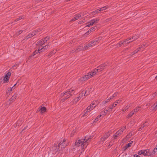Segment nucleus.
<instances>
[{"mask_svg":"<svg viewBox=\"0 0 157 157\" xmlns=\"http://www.w3.org/2000/svg\"><path fill=\"white\" fill-rule=\"evenodd\" d=\"M112 19V18H108V19H107L105 20V21L106 22H109V21H111Z\"/></svg>","mask_w":157,"mask_h":157,"instance_id":"nucleus-49","label":"nucleus"},{"mask_svg":"<svg viewBox=\"0 0 157 157\" xmlns=\"http://www.w3.org/2000/svg\"><path fill=\"white\" fill-rule=\"evenodd\" d=\"M32 57H33V56H32V55L29 56L28 58V59H30Z\"/></svg>","mask_w":157,"mask_h":157,"instance_id":"nucleus-64","label":"nucleus"},{"mask_svg":"<svg viewBox=\"0 0 157 157\" xmlns=\"http://www.w3.org/2000/svg\"><path fill=\"white\" fill-rule=\"evenodd\" d=\"M46 108L45 107H42L40 109V113H43L46 112Z\"/></svg>","mask_w":157,"mask_h":157,"instance_id":"nucleus-20","label":"nucleus"},{"mask_svg":"<svg viewBox=\"0 0 157 157\" xmlns=\"http://www.w3.org/2000/svg\"><path fill=\"white\" fill-rule=\"evenodd\" d=\"M147 45L146 44H143L141 46V47L140 48H144V47L145 46L147 47Z\"/></svg>","mask_w":157,"mask_h":157,"instance_id":"nucleus-52","label":"nucleus"},{"mask_svg":"<svg viewBox=\"0 0 157 157\" xmlns=\"http://www.w3.org/2000/svg\"><path fill=\"white\" fill-rule=\"evenodd\" d=\"M95 30V27H93L90 29L89 30L91 32H92L93 31Z\"/></svg>","mask_w":157,"mask_h":157,"instance_id":"nucleus-47","label":"nucleus"},{"mask_svg":"<svg viewBox=\"0 0 157 157\" xmlns=\"http://www.w3.org/2000/svg\"><path fill=\"white\" fill-rule=\"evenodd\" d=\"M118 136H117V135L115 134L113 135V139L115 140L117 139V137Z\"/></svg>","mask_w":157,"mask_h":157,"instance_id":"nucleus-53","label":"nucleus"},{"mask_svg":"<svg viewBox=\"0 0 157 157\" xmlns=\"http://www.w3.org/2000/svg\"><path fill=\"white\" fill-rule=\"evenodd\" d=\"M22 17H19V18H17V19H16L15 21H14L16 22H17V21H18L20 20H21V19H22Z\"/></svg>","mask_w":157,"mask_h":157,"instance_id":"nucleus-43","label":"nucleus"},{"mask_svg":"<svg viewBox=\"0 0 157 157\" xmlns=\"http://www.w3.org/2000/svg\"><path fill=\"white\" fill-rule=\"evenodd\" d=\"M125 42H126V40H123V41H120L119 43L118 44H119V45L120 46H121L122 45L124 44Z\"/></svg>","mask_w":157,"mask_h":157,"instance_id":"nucleus-27","label":"nucleus"},{"mask_svg":"<svg viewBox=\"0 0 157 157\" xmlns=\"http://www.w3.org/2000/svg\"><path fill=\"white\" fill-rule=\"evenodd\" d=\"M85 20H83L82 21H79L78 22V24H82V23H83L85 22Z\"/></svg>","mask_w":157,"mask_h":157,"instance_id":"nucleus-50","label":"nucleus"},{"mask_svg":"<svg viewBox=\"0 0 157 157\" xmlns=\"http://www.w3.org/2000/svg\"><path fill=\"white\" fill-rule=\"evenodd\" d=\"M157 150L155 149V148L153 151V152H154V153L156 152H157Z\"/></svg>","mask_w":157,"mask_h":157,"instance_id":"nucleus-63","label":"nucleus"},{"mask_svg":"<svg viewBox=\"0 0 157 157\" xmlns=\"http://www.w3.org/2000/svg\"><path fill=\"white\" fill-rule=\"evenodd\" d=\"M90 90H89L86 89V91L85 92L84 96H86L89 94Z\"/></svg>","mask_w":157,"mask_h":157,"instance_id":"nucleus-28","label":"nucleus"},{"mask_svg":"<svg viewBox=\"0 0 157 157\" xmlns=\"http://www.w3.org/2000/svg\"><path fill=\"white\" fill-rule=\"evenodd\" d=\"M90 33V30H88L87 31L85 34V35H87L88 34H89Z\"/></svg>","mask_w":157,"mask_h":157,"instance_id":"nucleus-55","label":"nucleus"},{"mask_svg":"<svg viewBox=\"0 0 157 157\" xmlns=\"http://www.w3.org/2000/svg\"><path fill=\"white\" fill-rule=\"evenodd\" d=\"M110 111L109 109H105L103 111H101L100 113V115H105L108 112Z\"/></svg>","mask_w":157,"mask_h":157,"instance_id":"nucleus-19","label":"nucleus"},{"mask_svg":"<svg viewBox=\"0 0 157 157\" xmlns=\"http://www.w3.org/2000/svg\"><path fill=\"white\" fill-rule=\"evenodd\" d=\"M122 133V132H121L120 131H119V130H118L115 133V134L117 135V136H120V135Z\"/></svg>","mask_w":157,"mask_h":157,"instance_id":"nucleus-35","label":"nucleus"},{"mask_svg":"<svg viewBox=\"0 0 157 157\" xmlns=\"http://www.w3.org/2000/svg\"><path fill=\"white\" fill-rule=\"evenodd\" d=\"M50 39V36H47L45 38L43 39V40H44V43H45L47 42L48 40H49Z\"/></svg>","mask_w":157,"mask_h":157,"instance_id":"nucleus-29","label":"nucleus"},{"mask_svg":"<svg viewBox=\"0 0 157 157\" xmlns=\"http://www.w3.org/2000/svg\"><path fill=\"white\" fill-rule=\"evenodd\" d=\"M145 154L144 150H142L141 151H139L138 152V154L139 155H141V154H143L144 155V154Z\"/></svg>","mask_w":157,"mask_h":157,"instance_id":"nucleus-25","label":"nucleus"},{"mask_svg":"<svg viewBox=\"0 0 157 157\" xmlns=\"http://www.w3.org/2000/svg\"><path fill=\"white\" fill-rule=\"evenodd\" d=\"M93 21H94V22L95 24H96L98 22V21L99 20V19L98 18H96V19H93Z\"/></svg>","mask_w":157,"mask_h":157,"instance_id":"nucleus-34","label":"nucleus"},{"mask_svg":"<svg viewBox=\"0 0 157 157\" xmlns=\"http://www.w3.org/2000/svg\"><path fill=\"white\" fill-rule=\"evenodd\" d=\"M134 114V112H133V111H132L128 115H127V117L128 118L130 117H131Z\"/></svg>","mask_w":157,"mask_h":157,"instance_id":"nucleus-23","label":"nucleus"},{"mask_svg":"<svg viewBox=\"0 0 157 157\" xmlns=\"http://www.w3.org/2000/svg\"><path fill=\"white\" fill-rule=\"evenodd\" d=\"M98 39H95L94 40L91 41L90 44H91V45H92V46L95 45L97 44H98Z\"/></svg>","mask_w":157,"mask_h":157,"instance_id":"nucleus-16","label":"nucleus"},{"mask_svg":"<svg viewBox=\"0 0 157 157\" xmlns=\"http://www.w3.org/2000/svg\"><path fill=\"white\" fill-rule=\"evenodd\" d=\"M101 37H98V38H96V39H98V43L99 42V41H100V40H101Z\"/></svg>","mask_w":157,"mask_h":157,"instance_id":"nucleus-61","label":"nucleus"},{"mask_svg":"<svg viewBox=\"0 0 157 157\" xmlns=\"http://www.w3.org/2000/svg\"><path fill=\"white\" fill-rule=\"evenodd\" d=\"M145 154H144V156H149L151 155V152L148 149L144 150Z\"/></svg>","mask_w":157,"mask_h":157,"instance_id":"nucleus-17","label":"nucleus"},{"mask_svg":"<svg viewBox=\"0 0 157 157\" xmlns=\"http://www.w3.org/2000/svg\"><path fill=\"white\" fill-rule=\"evenodd\" d=\"M60 150H61L58 146H54L51 147V151H52V154L54 155H57L60 152Z\"/></svg>","mask_w":157,"mask_h":157,"instance_id":"nucleus-5","label":"nucleus"},{"mask_svg":"<svg viewBox=\"0 0 157 157\" xmlns=\"http://www.w3.org/2000/svg\"><path fill=\"white\" fill-rule=\"evenodd\" d=\"M126 129V126L124 127L121 128L119 130L122 133L124 131V130Z\"/></svg>","mask_w":157,"mask_h":157,"instance_id":"nucleus-36","label":"nucleus"},{"mask_svg":"<svg viewBox=\"0 0 157 157\" xmlns=\"http://www.w3.org/2000/svg\"><path fill=\"white\" fill-rule=\"evenodd\" d=\"M93 106L91 105H90V106H88L86 108V111L85 113L83 115V116L84 117L86 116V114L89 112V110H90L91 109V108Z\"/></svg>","mask_w":157,"mask_h":157,"instance_id":"nucleus-14","label":"nucleus"},{"mask_svg":"<svg viewBox=\"0 0 157 157\" xmlns=\"http://www.w3.org/2000/svg\"><path fill=\"white\" fill-rule=\"evenodd\" d=\"M40 47H39V48H38V50H36L34 52V53H37L38 52H40V51H41V50H40Z\"/></svg>","mask_w":157,"mask_h":157,"instance_id":"nucleus-42","label":"nucleus"},{"mask_svg":"<svg viewBox=\"0 0 157 157\" xmlns=\"http://www.w3.org/2000/svg\"><path fill=\"white\" fill-rule=\"evenodd\" d=\"M97 102V101H93V103H92V104H91L90 105H91L93 107V105H95V103H96Z\"/></svg>","mask_w":157,"mask_h":157,"instance_id":"nucleus-57","label":"nucleus"},{"mask_svg":"<svg viewBox=\"0 0 157 157\" xmlns=\"http://www.w3.org/2000/svg\"><path fill=\"white\" fill-rule=\"evenodd\" d=\"M100 12L98 10V9L97 10H96L94 11H93L92 12L93 14H96L97 13H98L99 12Z\"/></svg>","mask_w":157,"mask_h":157,"instance_id":"nucleus-41","label":"nucleus"},{"mask_svg":"<svg viewBox=\"0 0 157 157\" xmlns=\"http://www.w3.org/2000/svg\"><path fill=\"white\" fill-rule=\"evenodd\" d=\"M55 52L53 50L48 54V56L49 58H50L53 54H55Z\"/></svg>","mask_w":157,"mask_h":157,"instance_id":"nucleus-30","label":"nucleus"},{"mask_svg":"<svg viewBox=\"0 0 157 157\" xmlns=\"http://www.w3.org/2000/svg\"><path fill=\"white\" fill-rule=\"evenodd\" d=\"M147 122H146L143 125H142V128H143L145 126H147V124H146L147 123Z\"/></svg>","mask_w":157,"mask_h":157,"instance_id":"nucleus-44","label":"nucleus"},{"mask_svg":"<svg viewBox=\"0 0 157 157\" xmlns=\"http://www.w3.org/2000/svg\"><path fill=\"white\" fill-rule=\"evenodd\" d=\"M141 48H137V49L135 50L136 51V53H137L139 51H140V50L141 49Z\"/></svg>","mask_w":157,"mask_h":157,"instance_id":"nucleus-48","label":"nucleus"},{"mask_svg":"<svg viewBox=\"0 0 157 157\" xmlns=\"http://www.w3.org/2000/svg\"><path fill=\"white\" fill-rule=\"evenodd\" d=\"M117 94H118L117 93H115L111 97L109 98V99H113L115 97L117 96Z\"/></svg>","mask_w":157,"mask_h":157,"instance_id":"nucleus-32","label":"nucleus"},{"mask_svg":"<svg viewBox=\"0 0 157 157\" xmlns=\"http://www.w3.org/2000/svg\"><path fill=\"white\" fill-rule=\"evenodd\" d=\"M101 8H102V9H103V10H104L106 9L107 8V7L106 6H105L104 7H102Z\"/></svg>","mask_w":157,"mask_h":157,"instance_id":"nucleus-59","label":"nucleus"},{"mask_svg":"<svg viewBox=\"0 0 157 157\" xmlns=\"http://www.w3.org/2000/svg\"><path fill=\"white\" fill-rule=\"evenodd\" d=\"M73 95L72 94H71L69 91L64 92L60 94V96L61 97L64 96L63 98L60 100L61 102H63L68 98H70Z\"/></svg>","mask_w":157,"mask_h":157,"instance_id":"nucleus-3","label":"nucleus"},{"mask_svg":"<svg viewBox=\"0 0 157 157\" xmlns=\"http://www.w3.org/2000/svg\"><path fill=\"white\" fill-rule=\"evenodd\" d=\"M84 94L85 92H84L83 91H82V92L81 93V94H79V95L81 97H82L83 95L84 96Z\"/></svg>","mask_w":157,"mask_h":157,"instance_id":"nucleus-51","label":"nucleus"},{"mask_svg":"<svg viewBox=\"0 0 157 157\" xmlns=\"http://www.w3.org/2000/svg\"><path fill=\"white\" fill-rule=\"evenodd\" d=\"M38 32V30L37 29H36L35 31H33L31 33L29 34L28 35L26 36L25 37V39L27 40L29 38L32 37V36L36 35Z\"/></svg>","mask_w":157,"mask_h":157,"instance_id":"nucleus-6","label":"nucleus"},{"mask_svg":"<svg viewBox=\"0 0 157 157\" xmlns=\"http://www.w3.org/2000/svg\"><path fill=\"white\" fill-rule=\"evenodd\" d=\"M93 137L92 136H90L89 137L86 136L84 138L78 140V142H75L76 146H79L80 145L82 146L83 145V146H81V148L82 149H84L87 147V145H86V144L90 141Z\"/></svg>","mask_w":157,"mask_h":157,"instance_id":"nucleus-1","label":"nucleus"},{"mask_svg":"<svg viewBox=\"0 0 157 157\" xmlns=\"http://www.w3.org/2000/svg\"><path fill=\"white\" fill-rule=\"evenodd\" d=\"M74 91V90L70 89L69 90H67L66 91H69L70 93L71 94H72L73 95L74 94V93H72V92Z\"/></svg>","mask_w":157,"mask_h":157,"instance_id":"nucleus-38","label":"nucleus"},{"mask_svg":"<svg viewBox=\"0 0 157 157\" xmlns=\"http://www.w3.org/2000/svg\"><path fill=\"white\" fill-rule=\"evenodd\" d=\"M93 71H91L89 73L87 74V75H85L82 77L80 78H79V81H85L86 80L90 78L93 76L95 75L93 74Z\"/></svg>","mask_w":157,"mask_h":157,"instance_id":"nucleus-4","label":"nucleus"},{"mask_svg":"<svg viewBox=\"0 0 157 157\" xmlns=\"http://www.w3.org/2000/svg\"><path fill=\"white\" fill-rule=\"evenodd\" d=\"M87 25L86 26V27H89L90 26H91L95 24V23L94 22V21L93 20L90 21L89 22L86 23Z\"/></svg>","mask_w":157,"mask_h":157,"instance_id":"nucleus-15","label":"nucleus"},{"mask_svg":"<svg viewBox=\"0 0 157 157\" xmlns=\"http://www.w3.org/2000/svg\"><path fill=\"white\" fill-rule=\"evenodd\" d=\"M44 40H43V39H42L41 40L38 41L37 42L36 45L37 46H39V47H40V48L41 49V48L42 47V46H43V45L44 44Z\"/></svg>","mask_w":157,"mask_h":157,"instance_id":"nucleus-10","label":"nucleus"},{"mask_svg":"<svg viewBox=\"0 0 157 157\" xmlns=\"http://www.w3.org/2000/svg\"><path fill=\"white\" fill-rule=\"evenodd\" d=\"M109 109H109L110 110V111H111L112 109H113V107H112V105H110L109 107L108 108Z\"/></svg>","mask_w":157,"mask_h":157,"instance_id":"nucleus-46","label":"nucleus"},{"mask_svg":"<svg viewBox=\"0 0 157 157\" xmlns=\"http://www.w3.org/2000/svg\"><path fill=\"white\" fill-rule=\"evenodd\" d=\"M11 75V73L10 72H8L6 74L3 79L4 83L6 82L9 79Z\"/></svg>","mask_w":157,"mask_h":157,"instance_id":"nucleus-12","label":"nucleus"},{"mask_svg":"<svg viewBox=\"0 0 157 157\" xmlns=\"http://www.w3.org/2000/svg\"><path fill=\"white\" fill-rule=\"evenodd\" d=\"M136 53H136V51L135 50L134 52H133L131 53V56H132Z\"/></svg>","mask_w":157,"mask_h":157,"instance_id":"nucleus-56","label":"nucleus"},{"mask_svg":"<svg viewBox=\"0 0 157 157\" xmlns=\"http://www.w3.org/2000/svg\"><path fill=\"white\" fill-rule=\"evenodd\" d=\"M138 38H139L138 36L137 37H135V36H133L132 37V39H133V40H132L131 41H129L128 42H127V43L128 44V43H130L132 41H133L136 40V39H138Z\"/></svg>","mask_w":157,"mask_h":157,"instance_id":"nucleus-24","label":"nucleus"},{"mask_svg":"<svg viewBox=\"0 0 157 157\" xmlns=\"http://www.w3.org/2000/svg\"><path fill=\"white\" fill-rule=\"evenodd\" d=\"M82 14H83V13H80V14H75L74 16V17L72 19L71 21H75V20L78 19L79 17L81 16V15H82Z\"/></svg>","mask_w":157,"mask_h":157,"instance_id":"nucleus-11","label":"nucleus"},{"mask_svg":"<svg viewBox=\"0 0 157 157\" xmlns=\"http://www.w3.org/2000/svg\"><path fill=\"white\" fill-rule=\"evenodd\" d=\"M101 116V115H100L99 116H98L94 120V122H97L99 120V118Z\"/></svg>","mask_w":157,"mask_h":157,"instance_id":"nucleus-33","label":"nucleus"},{"mask_svg":"<svg viewBox=\"0 0 157 157\" xmlns=\"http://www.w3.org/2000/svg\"><path fill=\"white\" fill-rule=\"evenodd\" d=\"M81 98V97L80 95L77 98L74 99V101L75 102H77Z\"/></svg>","mask_w":157,"mask_h":157,"instance_id":"nucleus-26","label":"nucleus"},{"mask_svg":"<svg viewBox=\"0 0 157 157\" xmlns=\"http://www.w3.org/2000/svg\"><path fill=\"white\" fill-rule=\"evenodd\" d=\"M17 66H18V65L17 64H15V65H14L12 67L14 69V68L15 67H16Z\"/></svg>","mask_w":157,"mask_h":157,"instance_id":"nucleus-60","label":"nucleus"},{"mask_svg":"<svg viewBox=\"0 0 157 157\" xmlns=\"http://www.w3.org/2000/svg\"><path fill=\"white\" fill-rule=\"evenodd\" d=\"M118 136H117V135L115 134L113 135V139L115 140L117 139V137Z\"/></svg>","mask_w":157,"mask_h":157,"instance_id":"nucleus-54","label":"nucleus"},{"mask_svg":"<svg viewBox=\"0 0 157 157\" xmlns=\"http://www.w3.org/2000/svg\"><path fill=\"white\" fill-rule=\"evenodd\" d=\"M65 140H63V141H61L58 145V147L60 148L61 150L63 149L67 146L66 144L65 143Z\"/></svg>","mask_w":157,"mask_h":157,"instance_id":"nucleus-8","label":"nucleus"},{"mask_svg":"<svg viewBox=\"0 0 157 157\" xmlns=\"http://www.w3.org/2000/svg\"><path fill=\"white\" fill-rule=\"evenodd\" d=\"M18 95V94L17 93H15L14 94V95L12 97L10 98V99L9 101V104H11L12 102H13V101H14L17 97Z\"/></svg>","mask_w":157,"mask_h":157,"instance_id":"nucleus-9","label":"nucleus"},{"mask_svg":"<svg viewBox=\"0 0 157 157\" xmlns=\"http://www.w3.org/2000/svg\"><path fill=\"white\" fill-rule=\"evenodd\" d=\"M108 63L107 62L97 67V69H95L93 71V74L95 75L97 73V71L98 72H99L102 71L108 65Z\"/></svg>","mask_w":157,"mask_h":157,"instance_id":"nucleus-2","label":"nucleus"},{"mask_svg":"<svg viewBox=\"0 0 157 157\" xmlns=\"http://www.w3.org/2000/svg\"><path fill=\"white\" fill-rule=\"evenodd\" d=\"M131 144H132V143H128V144H127L124 147V150L125 151L127 148H128V147H130L131 146Z\"/></svg>","mask_w":157,"mask_h":157,"instance_id":"nucleus-21","label":"nucleus"},{"mask_svg":"<svg viewBox=\"0 0 157 157\" xmlns=\"http://www.w3.org/2000/svg\"><path fill=\"white\" fill-rule=\"evenodd\" d=\"M82 50H83V48H82V45H80L76 49L77 52H78L79 51H80Z\"/></svg>","mask_w":157,"mask_h":157,"instance_id":"nucleus-22","label":"nucleus"},{"mask_svg":"<svg viewBox=\"0 0 157 157\" xmlns=\"http://www.w3.org/2000/svg\"><path fill=\"white\" fill-rule=\"evenodd\" d=\"M134 157H141L140 156L135 154L134 155Z\"/></svg>","mask_w":157,"mask_h":157,"instance_id":"nucleus-62","label":"nucleus"},{"mask_svg":"<svg viewBox=\"0 0 157 157\" xmlns=\"http://www.w3.org/2000/svg\"><path fill=\"white\" fill-rule=\"evenodd\" d=\"M140 108V107H138L136 108L133 110V112H134V113L137 112L139 110V109Z\"/></svg>","mask_w":157,"mask_h":157,"instance_id":"nucleus-37","label":"nucleus"},{"mask_svg":"<svg viewBox=\"0 0 157 157\" xmlns=\"http://www.w3.org/2000/svg\"><path fill=\"white\" fill-rule=\"evenodd\" d=\"M71 53H75V52H77V50H76H76H75H75H72V51H71Z\"/></svg>","mask_w":157,"mask_h":157,"instance_id":"nucleus-58","label":"nucleus"},{"mask_svg":"<svg viewBox=\"0 0 157 157\" xmlns=\"http://www.w3.org/2000/svg\"><path fill=\"white\" fill-rule=\"evenodd\" d=\"M22 32H23V30H21L19 31L18 32H17L16 33L15 35H16V36H18L21 33H22Z\"/></svg>","mask_w":157,"mask_h":157,"instance_id":"nucleus-31","label":"nucleus"},{"mask_svg":"<svg viewBox=\"0 0 157 157\" xmlns=\"http://www.w3.org/2000/svg\"><path fill=\"white\" fill-rule=\"evenodd\" d=\"M17 83H16V84H15L13 86V87H12L11 88V87H10V88H8V91H12V89L13 88V86H15L16 85H17Z\"/></svg>","mask_w":157,"mask_h":157,"instance_id":"nucleus-39","label":"nucleus"},{"mask_svg":"<svg viewBox=\"0 0 157 157\" xmlns=\"http://www.w3.org/2000/svg\"><path fill=\"white\" fill-rule=\"evenodd\" d=\"M121 99H119V100H117L115 102V103H119L121 102Z\"/></svg>","mask_w":157,"mask_h":157,"instance_id":"nucleus-45","label":"nucleus"},{"mask_svg":"<svg viewBox=\"0 0 157 157\" xmlns=\"http://www.w3.org/2000/svg\"><path fill=\"white\" fill-rule=\"evenodd\" d=\"M49 43H48V45H46L44 46H43L40 49V50H41V52H43L45 50H46L48 49L49 46Z\"/></svg>","mask_w":157,"mask_h":157,"instance_id":"nucleus-13","label":"nucleus"},{"mask_svg":"<svg viewBox=\"0 0 157 157\" xmlns=\"http://www.w3.org/2000/svg\"><path fill=\"white\" fill-rule=\"evenodd\" d=\"M90 47H92V45L91 44L89 43L84 47L83 48V50H86L88 49V48Z\"/></svg>","mask_w":157,"mask_h":157,"instance_id":"nucleus-18","label":"nucleus"},{"mask_svg":"<svg viewBox=\"0 0 157 157\" xmlns=\"http://www.w3.org/2000/svg\"><path fill=\"white\" fill-rule=\"evenodd\" d=\"M111 133V131H110L105 133V135L101 138L100 140L101 142H104L105 141L110 135Z\"/></svg>","mask_w":157,"mask_h":157,"instance_id":"nucleus-7","label":"nucleus"},{"mask_svg":"<svg viewBox=\"0 0 157 157\" xmlns=\"http://www.w3.org/2000/svg\"><path fill=\"white\" fill-rule=\"evenodd\" d=\"M109 100H110L109 99V98H108V99H106L105 101H104L102 102V103L103 104H105L108 102L109 101Z\"/></svg>","mask_w":157,"mask_h":157,"instance_id":"nucleus-40","label":"nucleus"}]
</instances>
